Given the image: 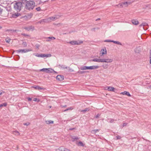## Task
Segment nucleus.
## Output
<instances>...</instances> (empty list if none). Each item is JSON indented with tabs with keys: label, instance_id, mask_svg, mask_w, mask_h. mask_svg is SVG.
Instances as JSON below:
<instances>
[{
	"label": "nucleus",
	"instance_id": "f257e3e1",
	"mask_svg": "<svg viewBox=\"0 0 151 151\" xmlns=\"http://www.w3.org/2000/svg\"><path fill=\"white\" fill-rule=\"evenodd\" d=\"M23 4H25V8L27 10H32L35 6V3L33 1L30 0H20Z\"/></svg>",
	"mask_w": 151,
	"mask_h": 151
},
{
	"label": "nucleus",
	"instance_id": "f03ea898",
	"mask_svg": "<svg viewBox=\"0 0 151 151\" xmlns=\"http://www.w3.org/2000/svg\"><path fill=\"white\" fill-rule=\"evenodd\" d=\"M20 1L16 2L14 4V8L17 12L20 11L22 7V4L23 3L21 1Z\"/></svg>",
	"mask_w": 151,
	"mask_h": 151
},
{
	"label": "nucleus",
	"instance_id": "7ed1b4c3",
	"mask_svg": "<svg viewBox=\"0 0 151 151\" xmlns=\"http://www.w3.org/2000/svg\"><path fill=\"white\" fill-rule=\"evenodd\" d=\"M98 65H93L90 66H82L80 67V69L81 70H93L99 68Z\"/></svg>",
	"mask_w": 151,
	"mask_h": 151
},
{
	"label": "nucleus",
	"instance_id": "20e7f679",
	"mask_svg": "<svg viewBox=\"0 0 151 151\" xmlns=\"http://www.w3.org/2000/svg\"><path fill=\"white\" fill-rule=\"evenodd\" d=\"M34 55H35V56L39 57H42L43 58L44 57H46V58L50 57L51 56V55L50 54H34Z\"/></svg>",
	"mask_w": 151,
	"mask_h": 151
},
{
	"label": "nucleus",
	"instance_id": "39448f33",
	"mask_svg": "<svg viewBox=\"0 0 151 151\" xmlns=\"http://www.w3.org/2000/svg\"><path fill=\"white\" fill-rule=\"evenodd\" d=\"M60 17V16L59 15H55L53 16L50 17L48 18V19H49V21L50 22L54 21L58 19Z\"/></svg>",
	"mask_w": 151,
	"mask_h": 151
},
{
	"label": "nucleus",
	"instance_id": "423d86ee",
	"mask_svg": "<svg viewBox=\"0 0 151 151\" xmlns=\"http://www.w3.org/2000/svg\"><path fill=\"white\" fill-rule=\"evenodd\" d=\"M32 50L28 49H19L16 51L18 53L21 52L22 53H24L29 51H31Z\"/></svg>",
	"mask_w": 151,
	"mask_h": 151
},
{
	"label": "nucleus",
	"instance_id": "0eeeda50",
	"mask_svg": "<svg viewBox=\"0 0 151 151\" xmlns=\"http://www.w3.org/2000/svg\"><path fill=\"white\" fill-rule=\"evenodd\" d=\"M47 1L44 0H37V5L40 6H42Z\"/></svg>",
	"mask_w": 151,
	"mask_h": 151
},
{
	"label": "nucleus",
	"instance_id": "6e6552de",
	"mask_svg": "<svg viewBox=\"0 0 151 151\" xmlns=\"http://www.w3.org/2000/svg\"><path fill=\"white\" fill-rule=\"evenodd\" d=\"M113 61V59L110 58L102 59V63H110Z\"/></svg>",
	"mask_w": 151,
	"mask_h": 151
},
{
	"label": "nucleus",
	"instance_id": "1a4fd4ad",
	"mask_svg": "<svg viewBox=\"0 0 151 151\" xmlns=\"http://www.w3.org/2000/svg\"><path fill=\"white\" fill-rule=\"evenodd\" d=\"M106 53L107 51L106 48H105L104 49H102L100 53V56L101 57L103 56L104 55L106 54Z\"/></svg>",
	"mask_w": 151,
	"mask_h": 151
},
{
	"label": "nucleus",
	"instance_id": "9d476101",
	"mask_svg": "<svg viewBox=\"0 0 151 151\" xmlns=\"http://www.w3.org/2000/svg\"><path fill=\"white\" fill-rule=\"evenodd\" d=\"M24 29L28 31L30 30L33 31L35 30V27L34 26H30L27 27H25Z\"/></svg>",
	"mask_w": 151,
	"mask_h": 151
},
{
	"label": "nucleus",
	"instance_id": "9b49d317",
	"mask_svg": "<svg viewBox=\"0 0 151 151\" xmlns=\"http://www.w3.org/2000/svg\"><path fill=\"white\" fill-rule=\"evenodd\" d=\"M56 78L57 80L61 81L64 80V76H63L58 75L56 76Z\"/></svg>",
	"mask_w": 151,
	"mask_h": 151
},
{
	"label": "nucleus",
	"instance_id": "f8f14e48",
	"mask_svg": "<svg viewBox=\"0 0 151 151\" xmlns=\"http://www.w3.org/2000/svg\"><path fill=\"white\" fill-rule=\"evenodd\" d=\"M107 90L108 91H112L113 92H116V90L114 88L111 87H107Z\"/></svg>",
	"mask_w": 151,
	"mask_h": 151
},
{
	"label": "nucleus",
	"instance_id": "ddd939ff",
	"mask_svg": "<svg viewBox=\"0 0 151 151\" xmlns=\"http://www.w3.org/2000/svg\"><path fill=\"white\" fill-rule=\"evenodd\" d=\"M130 4V3L128 2H122L121 4V6L122 7H127L128 6V5H129Z\"/></svg>",
	"mask_w": 151,
	"mask_h": 151
},
{
	"label": "nucleus",
	"instance_id": "4468645a",
	"mask_svg": "<svg viewBox=\"0 0 151 151\" xmlns=\"http://www.w3.org/2000/svg\"><path fill=\"white\" fill-rule=\"evenodd\" d=\"M92 61L96 62L99 63H102V59L101 58H94L93 59Z\"/></svg>",
	"mask_w": 151,
	"mask_h": 151
},
{
	"label": "nucleus",
	"instance_id": "2eb2a0df",
	"mask_svg": "<svg viewBox=\"0 0 151 151\" xmlns=\"http://www.w3.org/2000/svg\"><path fill=\"white\" fill-rule=\"evenodd\" d=\"M48 70H47V73H52L54 72L55 73H56L57 72L54 71V70L52 68H47Z\"/></svg>",
	"mask_w": 151,
	"mask_h": 151
},
{
	"label": "nucleus",
	"instance_id": "dca6fc26",
	"mask_svg": "<svg viewBox=\"0 0 151 151\" xmlns=\"http://www.w3.org/2000/svg\"><path fill=\"white\" fill-rule=\"evenodd\" d=\"M121 94H122L123 95H126L128 96H129L130 97L131 96V95L128 92H127L126 91H124V92L121 93Z\"/></svg>",
	"mask_w": 151,
	"mask_h": 151
},
{
	"label": "nucleus",
	"instance_id": "f3484780",
	"mask_svg": "<svg viewBox=\"0 0 151 151\" xmlns=\"http://www.w3.org/2000/svg\"><path fill=\"white\" fill-rule=\"evenodd\" d=\"M132 24L135 25H137L139 24V22L136 19H132Z\"/></svg>",
	"mask_w": 151,
	"mask_h": 151
},
{
	"label": "nucleus",
	"instance_id": "a211bd4d",
	"mask_svg": "<svg viewBox=\"0 0 151 151\" xmlns=\"http://www.w3.org/2000/svg\"><path fill=\"white\" fill-rule=\"evenodd\" d=\"M134 51L136 53H139L141 52L140 48L139 47H136L134 49Z\"/></svg>",
	"mask_w": 151,
	"mask_h": 151
},
{
	"label": "nucleus",
	"instance_id": "6ab92c4d",
	"mask_svg": "<svg viewBox=\"0 0 151 151\" xmlns=\"http://www.w3.org/2000/svg\"><path fill=\"white\" fill-rule=\"evenodd\" d=\"M71 138L72 139V141L73 142L75 141L76 140H78L79 139L78 137L75 136H72Z\"/></svg>",
	"mask_w": 151,
	"mask_h": 151
},
{
	"label": "nucleus",
	"instance_id": "aec40b11",
	"mask_svg": "<svg viewBox=\"0 0 151 151\" xmlns=\"http://www.w3.org/2000/svg\"><path fill=\"white\" fill-rule=\"evenodd\" d=\"M147 25H147V23H146V22H144V23H142V24H140L139 25V26L140 27H143V28L144 29V30H145V28H144V26H147Z\"/></svg>",
	"mask_w": 151,
	"mask_h": 151
},
{
	"label": "nucleus",
	"instance_id": "412c9836",
	"mask_svg": "<svg viewBox=\"0 0 151 151\" xmlns=\"http://www.w3.org/2000/svg\"><path fill=\"white\" fill-rule=\"evenodd\" d=\"M12 134L16 136H19L20 135V134L17 131H14L12 132Z\"/></svg>",
	"mask_w": 151,
	"mask_h": 151
},
{
	"label": "nucleus",
	"instance_id": "4be33fe9",
	"mask_svg": "<svg viewBox=\"0 0 151 151\" xmlns=\"http://www.w3.org/2000/svg\"><path fill=\"white\" fill-rule=\"evenodd\" d=\"M115 121L114 119H109L108 118L107 120V121L108 122H109L111 123H113L114 121Z\"/></svg>",
	"mask_w": 151,
	"mask_h": 151
},
{
	"label": "nucleus",
	"instance_id": "5701e85b",
	"mask_svg": "<svg viewBox=\"0 0 151 151\" xmlns=\"http://www.w3.org/2000/svg\"><path fill=\"white\" fill-rule=\"evenodd\" d=\"M49 19H48V18L47 19H42L41 20V21L40 22V23H42V22H47L49 21Z\"/></svg>",
	"mask_w": 151,
	"mask_h": 151
},
{
	"label": "nucleus",
	"instance_id": "b1692460",
	"mask_svg": "<svg viewBox=\"0 0 151 151\" xmlns=\"http://www.w3.org/2000/svg\"><path fill=\"white\" fill-rule=\"evenodd\" d=\"M33 87L34 88L38 90H42L43 89V88H42L38 86H34Z\"/></svg>",
	"mask_w": 151,
	"mask_h": 151
},
{
	"label": "nucleus",
	"instance_id": "393cba45",
	"mask_svg": "<svg viewBox=\"0 0 151 151\" xmlns=\"http://www.w3.org/2000/svg\"><path fill=\"white\" fill-rule=\"evenodd\" d=\"M76 42V41H72L69 42V43L72 45H76V44H78Z\"/></svg>",
	"mask_w": 151,
	"mask_h": 151
},
{
	"label": "nucleus",
	"instance_id": "a878e982",
	"mask_svg": "<svg viewBox=\"0 0 151 151\" xmlns=\"http://www.w3.org/2000/svg\"><path fill=\"white\" fill-rule=\"evenodd\" d=\"M112 42H113L114 43H115V44H117L118 45H122V43L120 42L119 41H114V40H112Z\"/></svg>",
	"mask_w": 151,
	"mask_h": 151
},
{
	"label": "nucleus",
	"instance_id": "bb28decb",
	"mask_svg": "<svg viewBox=\"0 0 151 151\" xmlns=\"http://www.w3.org/2000/svg\"><path fill=\"white\" fill-rule=\"evenodd\" d=\"M64 148L63 147H60L56 150V151H63Z\"/></svg>",
	"mask_w": 151,
	"mask_h": 151
},
{
	"label": "nucleus",
	"instance_id": "cd10ccee",
	"mask_svg": "<svg viewBox=\"0 0 151 151\" xmlns=\"http://www.w3.org/2000/svg\"><path fill=\"white\" fill-rule=\"evenodd\" d=\"M59 66L61 68H66L67 69L68 68V67L67 66H65L64 65H59Z\"/></svg>",
	"mask_w": 151,
	"mask_h": 151
},
{
	"label": "nucleus",
	"instance_id": "c85d7f7f",
	"mask_svg": "<svg viewBox=\"0 0 151 151\" xmlns=\"http://www.w3.org/2000/svg\"><path fill=\"white\" fill-rule=\"evenodd\" d=\"M46 123L47 124H53V121L52 120L46 121Z\"/></svg>",
	"mask_w": 151,
	"mask_h": 151
},
{
	"label": "nucleus",
	"instance_id": "c756f323",
	"mask_svg": "<svg viewBox=\"0 0 151 151\" xmlns=\"http://www.w3.org/2000/svg\"><path fill=\"white\" fill-rule=\"evenodd\" d=\"M99 130L98 129L92 130L91 131V132L93 134H95L97 132L99 131Z\"/></svg>",
	"mask_w": 151,
	"mask_h": 151
},
{
	"label": "nucleus",
	"instance_id": "7c9ffc66",
	"mask_svg": "<svg viewBox=\"0 0 151 151\" xmlns=\"http://www.w3.org/2000/svg\"><path fill=\"white\" fill-rule=\"evenodd\" d=\"M102 67L104 69H106L108 68V65L107 64H104L102 65Z\"/></svg>",
	"mask_w": 151,
	"mask_h": 151
},
{
	"label": "nucleus",
	"instance_id": "2f4dec72",
	"mask_svg": "<svg viewBox=\"0 0 151 151\" xmlns=\"http://www.w3.org/2000/svg\"><path fill=\"white\" fill-rule=\"evenodd\" d=\"M89 109L88 108H86L84 110H82L81 111L82 112H83L84 113L86 112L87 111H89Z\"/></svg>",
	"mask_w": 151,
	"mask_h": 151
},
{
	"label": "nucleus",
	"instance_id": "473e14b6",
	"mask_svg": "<svg viewBox=\"0 0 151 151\" xmlns=\"http://www.w3.org/2000/svg\"><path fill=\"white\" fill-rule=\"evenodd\" d=\"M78 145L79 146H84V144H83V143L81 141H80L78 142Z\"/></svg>",
	"mask_w": 151,
	"mask_h": 151
},
{
	"label": "nucleus",
	"instance_id": "72a5a7b5",
	"mask_svg": "<svg viewBox=\"0 0 151 151\" xmlns=\"http://www.w3.org/2000/svg\"><path fill=\"white\" fill-rule=\"evenodd\" d=\"M22 45H23L24 47H25L27 46V44L26 42H24V41H23Z\"/></svg>",
	"mask_w": 151,
	"mask_h": 151
},
{
	"label": "nucleus",
	"instance_id": "f704fd0d",
	"mask_svg": "<svg viewBox=\"0 0 151 151\" xmlns=\"http://www.w3.org/2000/svg\"><path fill=\"white\" fill-rule=\"evenodd\" d=\"M20 15V14L19 13H15L13 15V17L15 18H16L18 17Z\"/></svg>",
	"mask_w": 151,
	"mask_h": 151
},
{
	"label": "nucleus",
	"instance_id": "c9c22d12",
	"mask_svg": "<svg viewBox=\"0 0 151 151\" xmlns=\"http://www.w3.org/2000/svg\"><path fill=\"white\" fill-rule=\"evenodd\" d=\"M7 105V104L6 103H4L0 105V107H1L2 106H6Z\"/></svg>",
	"mask_w": 151,
	"mask_h": 151
},
{
	"label": "nucleus",
	"instance_id": "e433bc0d",
	"mask_svg": "<svg viewBox=\"0 0 151 151\" xmlns=\"http://www.w3.org/2000/svg\"><path fill=\"white\" fill-rule=\"evenodd\" d=\"M47 39H49L50 40H54L55 39V38L53 37H50L47 38Z\"/></svg>",
	"mask_w": 151,
	"mask_h": 151
},
{
	"label": "nucleus",
	"instance_id": "4c0bfd02",
	"mask_svg": "<svg viewBox=\"0 0 151 151\" xmlns=\"http://www.w3.org/2000/svg\"><path fill=\"white\" fill-rule=\"evenodd\" d=\"M76 43H78V44H76V45H79L81 43H83V42L81 41H76Z\"/></svg>",
	"mask_w": 151,
	"mask_h": 151
},
{
	"label": "nucleus",
	"instance_id": "58836bf2",
	"mask_svg": "<svg viewBox=\"0 0 151 151\" xmlns=\"http://www.w3.org/2000/svg\"><path fill=\"white\" fill-rule=\"evenodd\" d=\"M11 40V39L9 38L8 37L6 38L5 39V41L6 42L9 43Z\"/></svg>",
	"mask_w": 151,
	"mask_h": 151
},
{
	"label": "nucleus",
	"instance_id": "ea45409f",
	"mask_svg": "<svg viewBox=\"0 0 151 151\" xmlns=\"http://www.w3.org/2000/svg\"><path fill=\"white\" fill-rule=\"evenodd\" d=\"M48 70L47 68H43L40 70V71H44L47 73V70Z\"/></svg>",
	"mask_w": 151,
	"mask_h": 151
},
{
	"label": "nucleus",
	"instance_id": "a19ab883",
	"mask_svg": "<svg viewBox=\"0 0 151 151\" xmlns=\"http://www.w3.org/2000/svg\"><path fill=\"white\" fill-rule=\"evenodd\" d=\"M33 101H37V102H38L40 101V100L38 99H37L36 98H35L33 99Z\"/></svg>",
	"mask_w": 151,
	"mask_h": 151
},
{
	"label": "nucleus",
	"instance_id": "79ce46f5",
	"mask_svg": "<svg viewBox=\"0 0 151 151\" xmlns=\"http://www.w3.org/2000/svg\"><path fill=\"white\" fill-rule=\"evenodd\" d=\"M78 73L80 74H82L84 73H85V71H79Z\"/></svg>",
	"mask_w": 151,
	"mask_h": 151
},
{
	"label": "nucleus",
	"instance_id": "37998d69",
	"mask_svg": "<svg viewBox=\"0 0 151 151\" xmlns=\"http://www.w3.org/2000/svg\"><path fill=\"white\" fill-rule=\"evenodd\" d=\"M112 40H104V42H112Z\"/></svg>",
	"mask_w": 151,
	"mask_h": 151
},
{
	"label": "nucleus",
	"instance_id": "c03bdc74",
	"mask_svg": "<svg viewBox=\"0 0 151 151\" xmlns=\"http://www.w3.org/2000/svg\"><path fill=\"white\" fill-rule=\"evenodd\" d=\"M36 9L37 10V11H39L41 10V8L40 7H38L36 8Z\"/></svg>",
	"mask_w": 151,
	"mask_h": 151
},
{
	"label": "nucleus",
	"instance_id": "a18cd8bd",
	"mask_svg": "<svg viewBox=\"0 0 151 151\" xmlns=\"http://www.w3.org/2000/svg\"><path fill=\"white\" fill-rule=\"evenodd\" d=\"M116 137L117 139H120L121 138V137L119 136H116Z\"/></svg>",
	"mask_w": 151,
	"mask_h": 151
},
{
	"label": "nucleus",
	"instance_id": "49530a36",
	"mask_svg": "<svg viewBox=\"0 0 151 151\" xmlns=\"http://www.w3.org/2000/svg\"><path fill=\"white\" fill-rule=\"evenodd\" d=\"M29 124H30L29 123L27 122V123H24L23 124V125H25V126H27L28 125H29Z\"/></svg>",
	"mask_w": 151,
	"mask_h": 151
},
{
	"label": "nucleus",
	"instance_id": "de8ad7c7",
	"mask_svg": "<svg viewBox=\"0 0 151 151\" xmlns=\"http://www.w3.org/2000/svg\"><path fill=\"white\" fill-rule=\"evenodd\" d=\"M100 116V114H98L96 116H95V117L96 118H99Z\"/></svg>",
	"mask_w": 151,
	"mask_h": 151
},
{
	"label": "nucleus",
	"instance_id": "09e8293b",
	"mask_svg": "<svg viewBox=\"0 0 151 151\" xmlns=\"http://www.w3.org/2000/svg\"><path fill=\"white\" fill-rule=\"evenodd\" d=\"M127 124V123H124L123 124V126L124 127L126 126Z\"/></svg>",
	"mask_w": 151,
	"mask_h": 151
},
{
	"label": "nucleus",
	"instance_id": "8fccbe9b",
	"mask_svg": "<svg viewBox=\"0 0 151 151\" xmlns=\"http://www.w3.org/2000/svg\"><path fill=\"white\" fill-rule=\"evenodd\" d=\"M3 9L0 7V14H1Z\"/></svg>",
	"mask_w": 151,
	"mask_h": 151
},
{
	"label": "nucleus",
	"instance_id": "3c124183",
	"mask_svg": "<svg viewBox=\"0 0 151 151\" xmlns=\"http://www.w3.org/2000/svg\"><path fill=\"white\" fill-rule=\"evenodd\" d=\"M150 64H151V54H150Z\"/></svg>",
	"mask_w": 151,
	"mask_h": 151
},
{
	"label": "nucleus",
	"instance_id": "603ef678",
	"mask_svg": "<svg viewBox=\"0 0 151 151\" xmlns=\"http://www.w3.org/2000/svg\"><path fill=\"white\" fill-rule=\"evenodd\" d=\"M27 99L29 101H31L32 100V99L29 97Z\"/></svg>",
	"mask_w": 151,
	"mask_h": 151
},
{
	"label": "nucleus",
	"instance_id": "864d4df0",
	"mask_svg": "<svg viewBox=\"0 0 151 151\" xmlns=\"http://www.w3.org/2000/svg\"><path fill=\"white\" fill-rule=\"evenodd\" d=\"M75 129V128H70L69 129V130H73L74 129Z\"/></svg>",
	"mask_w": 151,
	"mask_h": 151
},
{
	"label": "nucleus",
	"instance_id": "5fc2aeb1",
	"mask_svg": "<svg viewBox=\"0 0 151 151\" xmlns=\"http://www.w3.org/2000/svg\"><path fill=\"white\" fill-rule=\"evenodd\" d=\"M22 35H23V36H29V35H27V34H22Z\"/></svg>",
	"mask_w": 151,
	"mask_h": 151
},
{
	"label": "nucleus",
	"instance_id": "6e6d98bb",
	"mask_svg": "<svg viewBox=\"0 0 151 151\" xmlns=\"http://www.w3.org/2000/svg\"><path fill=\"white\" fill-rule=\"evenodd\" d=\"M51 40H50L49 39H47L46 40V41L47 42L50 41Z\"/></svg>",
	"mask_w": 151,
	"mask_h": 151
},
{
	"label": "nucleus",
	"instance_id": "4d7b16f0",
	"mask_svg": "<svg viewBox=\"0 0 151 151\" xmlns=\"http://www.w3.org/2000/svg\"><path fill=\"white\" fill-rule=\"evenodd\" d=\"M99 29V28H94L93 29L95 30L96 29Z\"/></svg>",
	"mask_w": 151,
	"mask_h": 151
},
{
	"label": "nucleus",
	"instance_id": "13d9d810",
	"mask_svg": "<svg viewBox=\"0 0 151 151\" xmlns=\"http://www.w3.org/2000/svg\"><path fill=\"white\" fill-rule=\"evenodd\" d=\"M68 110V109H66L65 110H64V111H67Z\"/></svg>",
	"mask_w": 151,
	"mask_h": 151
},
{
	"label": "nucleus",
	"instance_id": "bf43d9fd",
	"mask_svg": "<svg viewBox=\"0 0 151 151\" xmlns=\"http://www.w3.org/2000/svg\"><path fill=\"white\" fill-rule=\"evenodd\" d=\"M17 147V148H16V150H18V149H19L18 146H17V147Z\"/></svg>",
	"mask_w": 151,
	"mask_h": 151
},
{
	"label": "nucleus",
	"instance_id": "052dcab7",
	"mask_svg": "<svg viewBox=\"0 0 151 151\" xmlns=\"http://www.w3.org/2000/svg\"><path fill=\"white\" fill-rule=\"evenodd\" d=\"M67 109H68V110H70L71 109V108L70 107H69V108H68Z\"/></svg>",
	"mask_w": 151,
	"mask_h": 151
},
{
	"label": "nucleus",
	"instance_id": "680f3d73",
	"mask_svg": "<svg viewBox=\"0 0 151 151\" xmlns=\"http://www.w3.org/2000/svg\"><path fill=\"white\" fill-rule=\"evenodd\" d=\"M65 122V120H62V122L63 123H64V122Z\"/></svg>",
	"mask_w": 151,
	"mask_h": 151
},
{
	"label": "nucleus",
	"instance_id": "e2e57ef3",
	"mask_svg": "<svg viewBox=\"0 0 151 151\" xmlns=\"http://www.w3.org/2000/svg\"><path fill=\"white\" fill-rule=\"evenodd\" d=\"M100 18H98L97 19H96V21H97L98 20H100Z\"/></svg>",
	"mask_w": 151,
	"mask_h": 151
},
{
	"label": "nucleus",
	"instance_id": "0e129e2a",
	"mask_svg": "<svg viewBox=\"0 0 151 151\" xmlns=\"http://www.w3.org/2000/svg\"><path fill=\"white\" fill-rule=\"evenodd\" d=\"M49 108H51V106H49Z\"/></svg>",
	"mask_w": 151,
	"mask_h": 151
},
{
	"label": "nucleus",
	"instance_id": "69168bd1",
	"mask_svg": "<svg viewBox=\"0 0 151 151\" xmlns=\"http://www.w3.org/2000/svg\"><path fill=\"white\" fill-rule=\"evenodd\" d=\"M149 88L151 89V86H149Z\"/></svg>",
	"mask_w": 151,
	"mask_h": 151
},
{
	"label": "nucleus",
	"instance_id": "338daca9",
	"mask_svg": "<svg viewBox=\"0 0 151 151\" xmlns=\"http://www.w3.org/2000/svg\"><path fill=\"white\" fill-rule=\"evenodd\" d=\"M60 24H61L60 23L58 24H57V25H58Z\"/></svg>",
	"mask_w": 151,
	"mask_h": 151
},
{
	"label": "nucleus",
	"instance_id": "774afa93",
	"mask_svg": "<svg viewBox=\"0 0 151 151\" xmlns=\"http://www.w3.org/2000/svg\"><path fill=\"white\" fill-rule=\"evenodd\" d=\"M1 28V27H0V29Z\"/></svg>",
	"mask_w": 151,
	"mask_h": 151
}]
</instances>
